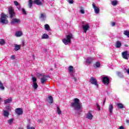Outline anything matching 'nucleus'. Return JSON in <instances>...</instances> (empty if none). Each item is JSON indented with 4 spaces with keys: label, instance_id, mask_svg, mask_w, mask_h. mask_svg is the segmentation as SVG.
Here are the masks:
<instances>
[{
    "label": "nucleus",
    "instance_id": "obj_43",
    "mask_svg": "<svg viewBox=\"0 0 129 129\" xmlns=\"http://www.w3.org/2000/svg\"><path fill=\"white\" fill-rule=\"evenodd\" d=\"M14 4L15 6H16V7H18V6H19L20 5V4H19V2L17 1H15Z\"/></svg>",
    "mask_w": 129,
    "mask_h": 129
},
{
    "label": "nucleus",
    "instance_id": "obj_50",
    "mask_svg": "<svg viewBox=\"0 0 129 129\" xmlns=\"http://www.w3.org/2000/svg\"><path fill=\"white\" fill-rule=\"evenodd\" d=\"M119 129H124L123 126H120Z\"/></svg>",
    "mask_w": 129,
    "mask_h": 129
},
{
    "label": "nucleus",
    "instance_id": "obj_28",
    "mask_svg": "<svg viewBox=\"0 0 129 129\" xmlns=\"http://www.w3.org/2000/svg\"><path fill=\"white\" fill-rule=\"evenodd\" d=\"M123 34L125 36H126V37H127V38H129V31L128 30H124L123 31Z\"/></svg>",
    "mask_w": 129,
    "mask_h": 129
},
{
    "label": "nucleus",
    "instance_id": "obj_51",
    "mask_svg": "<svg viewBox=\"0 0 129 129\" xmlns=\"http://www.w3.org/2000/svg\"><path fill=\"white\" fill-rule=\"evenodd\" d=\"M22 46H25V42L24 41L22 42Z\"/></svg>",
    "mask_w": 129,
    "mask_h": 129
},
{
    "label": "nucleus",
    "instance_id": "obj_42",
    "mask_svg": "<svg viewBox=\"0 0 129 129\" xmlns=\"http://www.w3.org/2000/svg\"><path fill=\"white\" fill-rule=\"evenodd\" d=\"M68 2L69 4H73L74 3V1L73 0H68Z\"/></svg>",
    "mask_w": 129,
    "mask_h": 129
},
{
    "label": "nucleus",
    "instance_id": "obj_24",
    "mask_svg": "<svg viewBox=\"0 0 129 129\" xmlns=\"http://www.w3.org/2000/svg\"><path fill=\"white\" fill-rule=\"evenodd\" d=\"M41 39H49V35L46 33H44L41 37Z\"/></svg>",
    "mask_w": 129,
    "mask_h": 129
},
{
    "label": "nucleus",
    "instance_id": "obj_14",
    "mask_svg": "<svg viewBox=\"0 0 129 129\" xmlns=\"http://www.w3.org/2000/svg\"><path fill=\"white\" fill-rule=\"evenodd\" d=\"M46 14L45 13L40 14L39 19L40 20V21H41V22H44L46 21Z\"/></svg>",
    "mask_w": 129,
    "mask_h": 129
},
{
    "label": "nucleus",
    "instance_id": "obj_20",
    "mask_svg": "<svg viewBox=\"0 0 129 129\" xmlns=\"http://www.w3.org/2000/svg\"><path fill=\"white\" fill-rule=\"evenodd\" d=\"M21 49V45L19 44L14 45V50L15 51H19Z\"/></svg>",
    "mask_w": 129,
    "mask_h": 129
},
{
    "label": "nucleus",
    "instance_id": "obj_2",
    "mask_svg": "<svg viewBox=\"0 0 129 129\" xmlns=\"http://www.w3.org/2000/svg\"><path fill=\"white\" fill-rule=\"evenodd\" d=\"M71 39H72V34H70L66 36V38L62 39V42L64 45H68L71 43Z\"/></svg>",
    "mask_w": 129,
    "mask_h": 129
},
{
    "label": "nucleus",
    "instance_id": "obj_44",
    "mask_svg": "<svg viewBox=\"0 0 129 129\" xmlns=\"http://www.w3.org/2000/svg\"><path fill=\"white\" fill-rule=\"evenodd\" d=\"M11 59H12V60H15V59H16V55H12L11 56Z\"/></svg>",
    "mask_w": 129,
    "mask_h": 129
},
{
    "label": "nucleus",
    "instance_id": "obj_6",
    "mask_svg": "<svg viewBox=\"0 0 129 129\" xmlns=\"http://www.w3.org/2000/svg\"><path fill=\"white\" fill-rule=\"evenodd\" d=\"M121 56L123 59L125 60H128L129 59V52L127 50L121 52Z\"/></svg>",
    "mask_w": 129,
    "mask_h": 129
},
{
    "label": "nucleus",
    "instance_id": "obj_1",
    "mask_svg": "<svg viewBox=\"0 0 129 129\" xmlns=\"http://www.w3.org/2000/svg\"><path fill=\"white\" fill-rule=\"evenodd\" d=\"M71 106L73 107L75 110L80 111L78 112V114H80V112L82 111L81 110L82 108V104L80 103V100H79L78 98H75L74 99V102L71 103Z\"/></svg>",
    "mask_w": 129,
    "mask_h": 129
},
{
    "label": "nucleus",
    "instance_id": "obj_11",
    "mask_svg": "<svg viewBox=\"0 0 129 129\" xmlns=\"http://www.w3.org/2000/svg\"><path fill=\"white\" fill-rule=\"evenodd\" d=\"M21 23V20L17 18L12 19L11 22V25H15V24H20Z\"/></svg>",
    "mask_w": 129,
    "mask_h": 129
},
{
    "label": "nucleus",
    "instance_id": "obj_25",
    "mask_svg": "<svg viewBox=\"0 0 129 129\" xmlns=\"http://www.w3.org/2000/svg\"><path fill=\"white\" fill-rule=\"evenodd\" d=\"M22 35H23L22 31H17L15 33V35L16 36V37H21Z\"/></svg>",
    "mask_w": 129,
    "mask_h": 129
},
{
    "label": "nucleus",
    "instance_id": "obj_23",
    "mask_svg": "<svg viewBox=\"0 0 129 129\" xmlns=\"http://www.w3.org/2000/svg\"><path fill=\"white\" fill-rule=\"evenodd\" d=\"M11 102H12V98L11 97L4 100V103L5 104H8V103H11Z\"/></svg>",
    "mask_w": 129,
    "mask_h": 129
},
{
    "label": "nucleus",
    "instance_id": "obj_13",
    "mask_svg": "<svg viewBox=\"0 0 129 129\" xmlns=\"http://www.w3.org/2000/svg\"><path fill=\"white\" fill-rule=\"evenodd\" d=\"M82 28L84 30V33H86V32L89 30V25H88V23H87L85 25H82Z\"/></svg>",
    "mask_w": 129,
    "mask_h": 129
},
{
    "label": "nucleus",
    "instance_id": "obj_54",
    "mask_svg": "<svg viewBox=\"0 0 129 129\" xmlns=\"http://www.w3.org/2000/svg\"><path fill=\"white\" fill-rule=\"evenodd\" d=\"M33 59L35 60V55H33Z\"/></svg>",
    "mask_w": 129,
    "mask_h": 129
},
{
    "label": "nucleus",
    "instance_id": "obj_21",
    "mask_svg": "<svg viewBox=\"0 0 129 129\" xmlns=\"http://www.w3.org/2000/svg\"><path fill=\"white\" fill-rule=\"evenodd\" d=\"M33 3L37 5L38 6H41L42 5V2L40 0H34Z\"/></svg>",
    "mask_w": 129,
    "mask_h": 129
},
{
    "label": "nucleus",
    "instance_id": "obj_27",
    "mask_svg": "<svg viewBox=\"0 0 129 129\" xmlns=\"http://www.w3.org/2000/svg\"><path fill=\"white\" fill-rule=\"evenodd\" d=\"M28 7L31 9L33 7V0H29Z\"/></svg>",
    "mask_w": 129,
    "mask_h": 129
},
{
    "label": "nucleus",
    "instance_id": "obj_33",
    "mask_svg": "<svg viewBox=\"0 0 129 129\" xmlns=\"http://www.w3.org/2000/svg\"><path fill=\"white\" fill-rule=\"evenodd\" d=\"M0 89L1 90H5V87H4V84H3L1 81H0Z\"/></svg>",
    "mask_w": 129,
    "mask_h": 129
},
{
    "label": "nucleus",
    "instance_id": "obj_49",
    "mask_svg": "<svg viewBox=\"0 0 129 129\" xmlns=\"http://www.w3.org/2000/svg\"><path fill=\"white\" fill-rule=\"evenodd\" d=\"M17 9H18L19 11H20V10H21V6L19 5H18V6L17 7Z\"/></svg>",
    "mask_w": 129,
    "mask_h": 129
},
{
    "label": "nucleus",
    "instance_id": "obj_41",
    "mask_svg": "<svg viewBox=\"0 0 129 129\" xmlns=\"http://www.w3.org/2000/svg\"><path fill=\"white\" fill-rule=\"evenodd\" d=\"M22 12L23 15H27V12H26V10H25V9H22Z\"/></svg>",
    "mask_w": 129,
    "mask_h": 129
},
{
    "label": "nucleus",
    "instance_id": "obj_48",
    "mask_svg": "<svg viewBox=\"0 0 129 129\" xmlns=\"http://www.w3.org/2000/svg\"><path fill=\"white\" fill-rule=\"evenodd\" d=\"M125 70H126V72L127 73V74H129V69H127L125 68Z\"/></svg>",
    "mask_w": 129,
    "mask_h": 129
},
{
    "label": "nucleus",
    "instance_id": "obj_15",
    "mask_svg": "<svg viewBox=\"0 0 129 129\" xmlns=\"http://www.w3.org/2000/svg\"><path fill=\"white\" fill-rule=\"evenodd\" d=\"M92 61H93V58L92 57H88L86 59V64L87 65H90L92 63Z\"/></svg>",
    "mask_w": 129,
    "mask_h": 129
},
{
    "label": "nucleus",
    "instance_id": "obj_31",
    "mask_svg": "<svg viewBox=\"0 0 129 129\" xmlns=\"http://www.w3.org/2000/svg\"><path fill=\"white\" fill-rule=\"evenodd\" d=\"M48 99H49V103H53V97H52V96H48Z\"/></svg>",
    "mask_w": 129,
    "mask_h": 129
},
{
    "label": "nucleus",
    "instance_id": "obj_3",
    "mask_svg": "<svg viewBox=\"0 0 129 129\" xmlns=\"http://www.w3.org/2000/svg\"><path fill=\"white\" fill-rule=\"evenodd\" d=\"M40 76H41V78L40 79V82L42 84H45V82L47 81L48 80L47 78H50V76L48 75H45L44 74H39Z\"/></svg>",
    "mask_w": 129,
    "mask_h": 129
},
{
    "label": "nucleus",
    "instance_id": "obj_34",
    "mask_svg": "<svg viewBox=\"0 0 129 129\" xmlns=\"http://www.w3.org/2000/svg\"><path fill=\"white\" fill-rule=\"evenodd\" d=\"M6 109H7V111H11V110L12 109V107L11 106L8 105L6 107Z\"/></svg>",
    "mask_w": 129,
    "mask_h": 129
},
{
    "label": "nucleus",
    "instance_id": "obj_39",
    "mask_svg": "<svg viewBox=\"0 0 129 129\" xmlns=\"http://www.w3.org/2000/svg\"><path fill=\"white\" fill-rule=\"evenodd\" d=\"M57 112L58 114H61V113H62V112L61 111V110H60V108H59L58 106H57Z\"/></svg>",
    "mask_w": 129,
    "mask_h": 129
},
{
    "label": "nucleus",
    "instance_id": "obj_35",
    "mask_svg": "<svg viewBox=\"0 0 129 129\" xmlns=\"http://www.w3.org/2000/svg\"><path fill=\"white\" fill-rule=\"evenodd\" d=\"M13 121H14V118H11L8 120V123L9 124H12V123H13Z\"/></svg>",
    "mask_w": 129,
    "mask_h": 129
},
{
    "label": "nucleus",
    "instance_id": "obj_46",
    "mask_svg": "<svg viewBox=\"0 0 129 129\" xmlns=\"http://www.w3.org/2000/svg\"><path fill=\"white\" fill-rule=\"evenodd\" d=\"M96 105H97V108H98V110L99 111L100 110V106H99V104H97Z\"/></svg>",
    "mask_w": 129,
    "mask_h": 129
},
{
    "label": "nucleus",
    "instance_id": "obj_17",
    "mask_svg": "<svg viewBox=\"0 0 129 129\" xmlns=\"http://www.w3.org/2000/svg\"><path fill=\"white\" fill-rule=\"evenodd\" d=\"M3 115L5 117H9V115H10V112L7 110H5L3 112Z\"/></svg>",
    "mask_w": 129,
    "mask_h": 129
},
{
    "label": "nucleus",
    "instance_id": "obj_55",
    "mask_svg": "<svg viewBox=\"0 0 129 129\" xmlns=\"http://www.w3.org/2000/svg\"><path fill=\"white\" fill-rule=\"evenodd\" d=\"M2 101V98H0V102Z\"/></svg>",
    "mask_w": 129,
    "mask_h": 129
},
{
    "label": "nucleus",
    "instance_id": "obj_29",
    "mask_svg": "<svg viewBox=\"0 0 129 129\" xmlns=\"http://www.w3.org/2000/svg\"><path fill=\"white\" fill-rule=\"evenodd\" d=\"M5 44L6 41L5 40V39H0V45H1V46H4V45H5Z\"/></svg>",
    "mask_w": 129,
    "mask_h": 129
},
{
    "label": "nucleus",
    "instance_id": "obj_40",
    "mask_svg": "<svg viewBox=\"0 0 129 129\" xmlns=\"http://www.w3.org/2000/svg\"><path fill=\"white\" fill-rule=\"evenodd\" d=\"M27 129H35V127H34V126H32V127H31L30 126V124H28L27 125Z\"/></svg>",
    "mask_w": 129,
    "mask_h": 129
},
{
    "label": "nucleus",
    "instance_id": "obj_7",
    "mask_svg": "<svg viewBox=\"0 0 129 129\" xmlns=\"http://www.w3.org/2000/svg\"><path fill=\"white\" fill-rule=\"evenodd\" d=\"M92 7H93V8L94 9L95 13H96L97 15H98V14H99V12H100V10H99V7H96L94 3H92Z\"/></svg>",
    "mask_w": 129,
    "mask_h": 129
},
{
    "label": "nucleus",
    "instance_id": "obj_16",
    "mask_svg": "<svg viewBox=\"0 0 129 129\" xmlns=\"http://www.w3.org/2000/svg\"><path fill=\"white\" fill-rule=\"evenodd\" d=\"M9 14L10 15V18L13 19L15 16V12H14V10L12 9V8L9 9Z\"/></svg>",
    "mask_w": 129,
    "mask_h": 129
},
{
    "label": "nucleus",
    "instance_id": "obj_4",
    "mask_svg": "<svg viewBox=\"0 0 129 129\" xmlns=\"http://www.w3.org/2000/svg\"><path fill=\"white\" fill-rule=\"evenodd\" d=\"M68 70L69 72L70 73L71 76L73 77V79H74L75 82H76L77 81V80L76 79V78H75L73 75V73L74 72V68L73 67V66H70L68 68Z\"/></svg>",
    "mask_w": 129,
    "mask_h": 129
},
{
    "label": "nucleus",
    "instance_id": "obj_56",
    "mask_svg": "<svg viewBox=\"0 0 129 129\" xmlns=\"http://www.w3.org/2000/svg\"><path fill=\"white\" fill-rule=\"evenodd\" d=\"M42 2H44V0H42Z\"/></svg>",
    "mask_w": 129,
    "mask_h": 129
},
{
    "label": "nucleus",
    "instance_id": "obj_19",
    "mask_svg": "<svg viewBox=\"0 0 129 129\" xmlns=\"http://www.w3.org/2000/svg\"><path fill=\"white\" fill-rule=\"evenodd\" d=\"M108 109H109V111L110 114H111V113H112V111L113 110V105H112L111 104L109 105Z\"/></svg>",
    "mask_w": 129,
    "mask_h": 129
},
{
    "label": "nucleus",
    "instance_id": "obj_8",
    "mask_svg": "<svg viewBox=\"0 0 129 129\" xmlns=\"http://www.w3.org/2000/svg\"><path fill=\"white\" fill-rule=\"evenodd\" d=\"M90 82H91L92 84H94V85H96L97 88H98V84H97V81L95 78L93 77L91 78L90 80Z\"/></svg>",
    "mask_w": 129,
    "mask_h": 129
},
{
    "label": "nucleus",
    "instance_id": "obj_57",
    "mask_svg": "<svg viewBox=\"0 0 129 129\" xmlns=\"http://www.w3.org/2000/svg\"><path fill=\"white\" fill-rule=\"evenodd\" d=\"M39 120V122H41V121H40V120Z\"/></svg>",
    "mask_w": 129,
    "mask_h": 129
},
{
    "label": "nucleus",
    "instance_id": "obj_53",
    "mask_svg": "<svg viewBox=\"0 0 129 129\" xmlns=\"http://www.w3.org/2000/svg\"><path fill=\"white\" fill-rule=\"evenodd\" d=\"M105 100H106V99H105L104 100V102H103V105H104V104L105 103Z\"/></svg>",
    "mask_w": 129,
    "mask_h": 129
},
{
    "label": "nucleus",
    "instance_id": "obj_47",
    "mask_svg": "<svg viewBox=\"0 0 129 129\" xmlns=\"http://www.w3.org/2000/svg\"><path fill=\"white\" fill-rule=\"evenodd\" d=\"M111 25L112 27H114L115 26V22H112L111 23Z\"/></svg>",
    "mask_w": 129,
    "mask_h": 129
},
{
    "label": "nucleus",
    "instance_id": "obj_52",
    "mask_svg": "<svg viewBox=\"0 0 129 129\" xmlns=\"http://www.w3.org/2000/svg\"><path fill=\"white\" fill-rule=\"evenodd\" d=\"M126 123H129V120H126Z\"/></svg>",
    "mask_w": 129,
    "mask_h": 129
},
{
    "label": "nucleus",
    "instance_id": "obj_10",
    "mask_svg": "<svg viewBox=\"0 0 129 129\" xmlns=\"http://www.w3.org/2000/svg\"><path fill=\"white\" fill-rule=\"evenodd\" d=\"M102 82L105 85H108V84H109V79L107 77H104L102 78Z\"/></svg>",
    "mask_w": 129,
    "mask_h": 129
},
{
    "label": "nucleus",
    "instance_id": "obj_30",
    "mask_svg": "<svg viewBox=\"0 0 129 129\" xmlns=\"http://www.w3.org/2000/svg\"><path fill=\"white\" fill-rule=\"evenodd\" d=\"M95 68H98L100 67V62L99 61H97L94 66Z\"/></svg>",
    "mask_w": 129,
    "mask_h": 129
},
{
    "label": "nucleus",
    "instance_id": "obj_18",
    "mask_svg": "<svg viewBox=\"0 0 129 129\" xmlns=\"http://www.w3.org/2000/svg\"><path fill=\"white\" fill-rule=\"evenodd\" d=\"M116 106L118 109H122V108H123V107H124V106H123V104L120 103H117L116 104Z\"/></svg>",
    "mask_w": 129,
    "mask_h": 129
},
{
    "label": "nucleus",
    "instance_id": "obj_38",
    "mask_svg": "<svg viewBox=\"0 0 129 129\" xmlns=\"http://www.w3.org/2000/svg\"><path fill=\"white\" fill-rule=\"evenodd\" d=\"M117 75H118L119 77H122V74H121V72H117Z\"/></svg>",
    "mask_w": 129,
    "mask_h": 129
},
{
    "label": "nucleus",
    "instance_id": "obj_37",
    "mask_svg": "<svg viewBox=\"0 0 129 129\" xmlns=\"http://www.w3.org/2000/svg\"><path fill=\"white\" fill-rule=\"evenodd\" d=\"M32 82L33 83H37V78H36L35 77H32Z\"/></svg>",
    "mask_w": 129,
    "mask_h": 129
},
{
    "label": "nucleus",
    "instance_id": "obj_22",
    "mask_svg": "<svg viewBox=\"0 0 129 129\" xmlns=\"http://www.w3.org/2000/svg\"><path fill=\"white\" fill-rule=\"evenodd\" d=\"M115 47L117 48H119L120 47H121V42H120L119 41H116Z\"/></svg>",
    "mask_w": 129,
    "mask_h": 129
},
{
    "label": "nucleus",
    "instance_id": "obj_9",
    "mask_svg": "<svg viewBox=\"0 0 129 129\" xmlns=\"http://www.w3.org/2000/svg\"><path fill=\"white\" fill-rule=\"evenodd\" d=\"M86 118L91 120L93 118V115L92 114V111H89L86 114Z\"/></svg>",
    "mask_w": 129,
    "mask_h": 129
},
{
    "label": "nucleus",
    "instance_id": "obj_12",
    "mask_svg": "<svg viewBox=\"0 0 129 129\" xmlns=\"http://www.w3.org/2000/svg\"><path fill=\"white\" fill-rule=\"evenodd\" d=\"M15 112L17 113L18 115H21L23 114V113L24 112L23 111V109L21 108H18L15 109Z\"/></svg>",
    "mask_w": 129,
    "mask_h": 129
},
{
    "label": "nucleus",
    "instance_id": "obj_32",
    "mask_svg": "<svg viewBox=\"0 0 129 129\" xmlns=\"http://www.w3.org/2000/svg\"><path fill=\"white\" fill-rule=\"evenodd\" d=\"M44 28L46 31H49V30H50V26L48 24H45L44 25Z\"/></svg>",
    "mask_w": 129,
    "mask_h": 129
},
{
    "label": "nucleus",
    "instance_id": "obj_26",
    "mask_svg": "<svg viewBox=\"0 0 129 129\" xmlns=\"http://www.w3.org/2000/svg\"><path fill=\"white\" fill-rule=\"evenodd\" d=\"M32 87L34 88V89H38V84L37 83H33L32 84Z\"/></svg>",
    "mask_w": 129,
    "mask_h": 129
},
{
    "label": "nucleus",
    "instance_id": "obj_5",
    "mask_svg": "<svg viewBox=\"0 0 129 129\" xmlns=\"http://www.w3.org/2000/svg\"><path fill=\"white\" fill-rule=\"evenodd\" d=\"M0 22L2 24H8V21L7 20V15H5V14L2 13L1 15V18L0 19Z\"/></svg>",
    "mask_w": 129,
    "mask_h": 129
},
{
    "label": "nucleus",
    "instance_id": "obj_36",
    "mask_svg": "<svg viewBox=\"0 0 129 129\" xmlns=\"http://www.w3.org/2000/svg\"><path fill=\"white\" fill-rule=\"evenodd\" d=\"M112 6H116L117 4V2L116 1H113L111 2Z\"/></svg>",
    "mask_w": 129,
    "mask_h": 129
},
{
    "label": "nucleus",
    "instance_id": "obj_45",
    "mask_svg": "<svg viewBox=\"0 0 129 129\" xmlns=\"http://www.w3.org/2000/svg\"><path fill=\"white\" fill-rule=\"evenodd\" d=\"M80 13L81 14H85V11H84V10L82 9V10H81Z\"/></svg>",
    "mask_w": 129,
    "mask_h": 129
}]
</instances>
